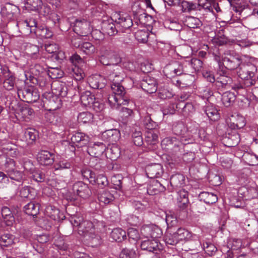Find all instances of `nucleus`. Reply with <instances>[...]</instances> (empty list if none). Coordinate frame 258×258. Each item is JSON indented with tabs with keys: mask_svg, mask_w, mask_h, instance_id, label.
<instances>
[{
	"mask_svg": "<svg viewBox=\"0 0 258 258\" xmlns=\"http://www.w3.org/2000/svg\"><path fill=\"white\" fill-rule=\"evenodd\" d=\"M71 222L74 227H78V233L91 241L94 246L100 243L99 233L104 230L105 226L103 222L84 221L82 217L74 216L72 218Z\"/></svg>",
	"mask_w": 258,
	"mask_h": 258,
	"instance_id": "nucleus-1",
	"label": "nucleus"
},
{
	"mask_svg": "<svg viewBox=\"0 0 258 258\" xmlns=\"http://www.w3.org/2000/svg\"><path fill=\"white\" fill-rule=\"evenodd\" d=\"M124 76V74L120 72H113L108 76V80L112 83V94L108 95L107 100L113 109H119L121 105H127L129 102V99L125 96L124 88L120 84Z\"/></svg>",
	"mask_w": 258,
	"mask_h": 258,
	"instance_id": "nucleus-2",
	"label": "nucleus"
},
{
	"mask_svg": "<svg viewBox=\"0 0 258 258\" xmlns=\"http://www.w3.org/2000/svg\"><path fill=\"white\" fill-rule=\"evenodd\" d=\"M74 197H71L70 200L74 202L76 205H79L82 202L81 199L85 200L91 195V191L87 184L82 181L75 183L73 186Z\"/></svg>",
	"mask_w": 258,
	"mask_h": 258,
	"instance_id": "nucleus-3",
	"label": "nucleus"
},
{
	"mask_svg": "<svg viewBox=\"0 0 258 258\" xmlns=\"http://www.w3.org/2000/svg\"><path fill=\"white\" fill-rule=\"evenodd\" d=\"M220 62H219V70L218 73L220 76L217 77V84L219 87L228 88L231 87L233 89L236 90L238 94H242L245 89L240 85H235L232 83V79L226 75V71L224 67H221Z\"/></svg>",
	"mask_w": 258,
	"mask_h": 258,
	"instance_id": "nucleus-4",
	"label": "nucleus"
},
{
	"mask_svg": "<svg viewBox=\"0 0 258 258\" xmlns=\"http://www.w3.org/2000/svg\"><path fill=\"white\" fill-rule=\"evenodd\" d=\"M74 31L80 36H87L91 33L92 36L95 39L99 40L102 38V34L100 31L95 30L91 32L90 23L85 19L76 20Z\"/></svg>",
	"mask_w": 258,
	"mask_h": 258,
	"instance_id": "nucleus-5",
	"label": "nucleus"
},
{
	"mask_svg": "<svg viewBox=\"0 0 258 258\" xmlns=\"http://www.w3.org/2000/svg\"><path fill=\"white\" fill-rule=\"evenodd\" d=\"M17 94L21 100L28 103L36 102L39 98L38 91L33 86L18 89Z\"/></svg>",
	"mask_w": 258,
	"mask_h": 258,
	"instance_id": "nucleus-6",
	"label": "nucleus"
},
{
	"mask_svg": "<svg viewBox=\"0 0 258 258\" xmlns=\"http://www.w3.org/2000/svg\"><path fill=\"white\" fill-rule=\"evenodd\" d=\"M256 70L254 64L249 63L242 65L237 73L242 80H247L248 81L247 84L252 85V78L254 77Z\"/></svg>",
	"mask_w": 258,
	"mask_h": 258,
	"instance_id": "nucleus-7",
	"label": "nucleus"
},
{
	"mask_svg": "<svg viewBox=\"0 0 258 258\" xmlns=\"http://www.w3.org/2000/svg\"><path fill=\"white\" fill-rule=\"evenodd\" d=\"M183 64L178 61H172L166 66L164 72L168 77H174L180 75L186 72Z\"/></svg>",
	"mask_w": 258,
	"mask_h": 258,
	"instance_id": "nucleus-8",
	"label": "nucleus"
},
{
	"mask_svg": "<svg viewBox=\"0 0 258 258\" xmlns=\"http://www.w3.org/2000/svg\"><path fill=\"white\" fill-rule=\"evenodd\" d=\"M72 144L69 146V150L73 152H75V146L80 148L89 144V137L85 134L77 132L74 134L71 138Z\"/></svg>",
	"mask_w": 258,
	"mask_h": 258,
	"instance_id": "nucleus-9",
	"label": "nucleus"
},
{
	"mask_svg": "<svg viewBox=\"0 0 258 258\" xmlns=\"http://www.w3.org/2000/svg\"><path fill=\"white\" fill-rule=\"evenodd\" d=\"M244 245L242 244L241 239L238 238H229L226 246L222 248L223 252H226L228 256L232 257V254L237 252Z\"/></svg>",
	"mask_w": 258,
	"mask_h": 258,
	"instance_id": "nucleus-10",
	"label": "nucleus"
},
{
	"mask_svg": "<svg viewBox=\"0 0 258 258\" xmlns=\"http://www.w3.org/2000/svg\"><path fill=\"white\" fill-rule=\"evenodd\" d=\"M140 246L142 250L155 253H157L158 251L163 249V245L159 241L158 239L148 238L142 240Z\"/></svg>",
	"mask_w": 258,
	"mask_h": 258,
	"instance_id": "nucleus-11",
	"label": "nucleus"
},
{
	"mask_svg": "<svg viewBox=\"0 0 258 258\" xmlns=\"http://www.w3.org/2000/svg\"><path fill=\"white\" fill-rule=\"evenodd\" d=\"M222 63L224 66V69L232 70L237 69L241 63L240 57L237 55H232L231 54L225 53L222 56Z\"/></svg>",
	"mask_w": 258,
	"mask_h": 258,
	"instance_id": "nucleus-12",
	"label": "nucleus"
},
{
	"mask_svg": "<svg viewBox=\"0 0 258 258\" xmlns=\"http://www.w3.org/2000/svg\"><path fill=\"white\" fill-rule=\"evenodd\" d=\"M100 61L103 65H115L121 61V59L115 52L106 50L100 56Z\"/></svg>",
	"mask_w": 258,
	"mask_h": 258,
	"instance_id": "nucleus-13",
	"label": "nucleus"
},
{
	"mask_svg": "<svg viewBox=\"0 0 258 258\" xmlns=\"http://www.w3.org/2000/svg\"><path fill=\"white\" fill-rule=\"evenodd\" d=\"M105 150L106 146L103 143H90L87 149V152L90 156L98 158Z\"/></svg>",
	"mask_w": 258,
	"mask_h": 258,
	"instance_id": "nucleus-14",
	"label": "nucleus"
},
{
	"mask_svg": "<svg viewBox=\"0 0 258 258\" xmlns=\"http://www.w3.org/2000/svg\"><path fill=\"white\" fill-rule=\"evenodd\" d=\"M54 155L48 151L42 150L37 155V160L43 166L51 165L54 162Z\"/></svg>",
	"mask_w": 258,
	"mask_h": 258,
	"instance_id": "nucleus-15",
	"label": "nucleus"
},
{
	"mask_svg": "<svg viewBox=\"0 0 258 258\" xmlns=\"http://www.w3.org/2000/svg\"><path fill=\"white\" fill-rule=\"evenodd\" d=\"M141 86L143 90L149 93H153L157 90L156 80L149 76H146L142 80Z\"/></svg>",
	"mask_w": 258,
	"mask_h": 258,
	"instance_id": "nucleus-16",
	"label": "nucleus"
},
{
	"mask_svg": "<svg viewBox=\"0 0 258 258\" xmlns=\"http://www.w3.org/2000/svg\"><path fill=\"white\" fill-rule=\"evenodd\" d=\"M88 82L92 88L101 90L105 87L106 80L103 76L96 74L89 77Z\"/></svg>",
	"mask_w": 258,
	"mask_h": 258,
	"instance_id": "nucleus-17",
	"label": "nucleus"
},
{
	"mask_svg": "<svg viewBox=\"0 0 258 258\" xmlns=\"http://www.w3.org/2000/svg\"><path fill=\"white\" fill-rule=\"evenodd\" d=\"M103 96H101V93L97 94L96 98L94 97L90 91H86L81 94L80 100L82 104L85 106L89 107L93 101L97 99H100Z\"/></svg>",
	"mask_w": 258,
	"mask_h": 258,
	"instance_id": "nucleus-18",
	"label": "nucleus"
},
{
	"mask_svg": "<svg viewBox=\"0 0 258 258\" xmlns=\"http://www.w3.org/2000/svg\"><path fill=\"white\" fill-rule=\"evenodd\" d=\"M120 137V133L117 129H111L104 132L102 135L103 140L106 142L113 144L118 141Z\"/></svg>",
	"mask_w": 258,
	"mask_h": 258,
	"instance_id": "nucleus-19",
	"label": "nucleus"
},
{
	"mask_svg": "<svg viewBox=\"0 0 258 258\" xmlns=\"http://www.w3.org/2000/svg\"><path fill=\"white\" fill-rule=\"evenodd\" d=\"M179 139H177L175 137H167L162 140L161 142V146L165 148L166 146H179L180 143L183 144H187V139L184 137H182Z\"/></svg>",
	"mask_w": 258,
	"mask_h": 258,
	"instance_id": "nucleus-20",
	"label": "nucleus"
},
{
	"mask_svg": "<svg viewBox=\"0 0 258 258\" xmlns=\"http://www.w3.org/2000/svg\"><path fill=\"white\" fill-rule=\"evenodd\" d=\"M147 175L150 178H158L163 173L162 166L160 164H155L147 167Z\"/></svg>",
	"mask_w": 258,
	"mask_h": 258,
	"instance_id": "nucleus-21",
	"label": "nucleus"
},
{
	"mask_svg": "<svg viewBox=\"0 0 258 258\" xmlns=\"http://www.w3.org/2000/svg\"><path fill=\"white\" fill-rule=\"evenodd\" d=\"M177 205L182 210H185L189 203L188 192L184 189H181L177 192Z\"/></svg>",
	"mask_w": 258,
	"mask_h": 258,
	"instance_id": "nucleus-22",
	"label": "nucleus"
},
{
	"mask_svg": "<svg viewBox=\"0 0 258 258\" xmlns=\"http://www.w3.org/2000/svg\"><path fill=\"white\" fill-rule=\"evenodd\" d=\"M174 237L177 239L179 242V241H189L197 236L192 235L190 231L185 228H180L174 233Z\"/></svg>",
	"mask_w": 258,
	"mask_h": 258,
	"instance_id": "nucleus-23",
	"label": "nucleus"
},
{
	"mask_svg": "<svg viewBox=\"0 0 258 258\" xmlns=\"http://www.w3.org/2000/svg\"><path fill=\"white\" fill-rule=\"evenodd\" d=\"M230 120V122L228 123V125L232 130L242 128L245 125V119L242 116L232 115Z\"/></svg>",
	"mask_w": 258,
	"mask_h": 258,
	"instance_id": "nucleus-24",
	"label": "nucleus"
},
{
	"mask_svg": "<svg viewBox=\"0 0 258 258\" xmlns=\"http://www.w3.org/2000/svg\"><path fill=\"white\" fill-rule=\"evenodd\" d=\"M5 79L3 82L4 87L8 90H12L16 84L14 76L10 71L4 74Z\"/></svg>",
	"mask_w": 258,
	"mask_h": 258,
	"instance_id": "nucleus-25",
	"label": "nucleus"
},
{
	"mask_svg": "<svg viewBox=\"0 0 258 258\" xmlns=\"http://www.w3.org/2000/svg\"><path fill=\"white\" fill-rule=\"evenodd\" d=\"M224 142H225L226 146L235 147L240 142V136L238 133L234 131L225 138Z\"/></svg>",
	"mask_w": 258,
	"mask_h": 258,
	"instance_id": "nucleus-26",
	"label": "nucleus"
},
{
	"mask_svg": "<svg viewBox=\"0 0 258 258\" xmlns=\"http://www.w3.org/2000/svg\"><path fill=\"white\" fill-rule=\"evenodd\" d=\"M199 198L200 201L209 205L214 204L218 201V197L216 195L206 191L201 192L199 194Z\"/></svg>",
	"mask_w": 258,
	"mask_h": 258,
	"instance_id": "nucleus-27",
	"label": "nucleus"
},
{
	"mask_svg": "<svg viewBox=\"0 0 258 258\" xmlns=\"http://www.w3.org/2000/svg\"><path fill=\"white\" fill-rule=\"evenodd\" d=\"M102 29L104 33L109 36H113L117 33L115 24L112 22V20L104 21L102 23Z\"/></svg>",
	"mask_w": 258,
	"mask_h": 258,
	"instance_id": "nucleus-28",
	"label": "nucleus"
},
{
	"mask_svg": "<svg viewBox=\"0 0 258 258\" xmlns=\"http://www.w3.org/2000/svg\"><path fill=\"white\" fill-rule=\"evenodd\" d=\"M204 111L208 118L212 121H216L220 118L218 110L213 105H207L205 107Z\"/></svg>",
	"mask_w": 258,
	"mask_h": 258,
	"instance_id": "nucleus-29",
	"label": "nucleus"
},
{
	"mask_svg": "<svg viewBox=\"0 0 258 258\" xmlns=\"http://www.w3.org/2000/svg\"><path fill=\"white\" fill-rule=\"evenodd\" d=\"M2 215L4 219V222L8 226L11 225L14 222L15 218L10 210V209L4 207L2 209Z\"/></svg>",
	"mask_w": 258,
	"mask_h": 258,
	"instance_id": "nucleus-30",
	"label": "nucleus"
},
{
	"mask_svg": "<svg viewBox=\"0 0 258 258\" xmlns=\"http://www.w3.org/2000/svg\"><path fill=\"white\" fill-rule=\"evenodd\" d=\"M180 5L183 12H190L192 11L200 10L201 7L200 4L186 1H182Z\"/></svg>",
	"mask_w": 258,
	"mask_h": 258,
	"instance_id": "nucleus-31",
	"label": "nucleus"
},
{
	"mask_svg": "<svg viewBox=\"0 0 258 258\" xmlns=\"http://www.w3.org/2000/svg\"><path fill=\"white\" fill-rule=\"evenodd\" d=\"M42 6L41 0H27L24 7L29 11H38Z\"/></svg>",
	"mask_w": 258,
	"mask_h": 258,
	"instance_id": "nucleus-32",
	"label": "nucleus"
},
{
	"mask_svg": "<svg viewBox=\"0 0 258 258\" xmlns=\"http://www.w3.org/2000/svg\"><path fill=\"white\" fill-rule=\"evenodd\" d=\"M184 24L190 28H198L202 25V23L201 20L196 17L192 16L186 17L185 21Z\"/></svg>",
	"mask_w": 258,
	"mask_h": 258,
	"instance_id": "nucleus-33",
	"label": "nucleus"
},
{
	"mask_svg": "<svg viewBox=\"0 0 258 258\" xmlns=\"http://www.w3.org/2000/svg\"><path fill=\"white\" fill-rule=\"evenodd\" d=\"M7 175L9 177L10 182H11L12 183H13L14 181L21 183L23 180V172L16 169L7 173Z\"/></svg>",
	"mask_w": 258,
	"mask_h": 258,
	"instance_id": "nucleus-34",
	"label": "nucleus"
},
{
	"mask_svg": "<svg viewBox=\"0 0 258 258\" xmlns=\"http://www.w3.org/2000/svg\"><path fill=\"white\" fill-rule=\"evenodd\" d=\"M26 54L32 58L37 59L39 57V49L38 46L31 44H27L26 46Z\"/></svg>",
	"mask_w": 258,
	"mask_h": 258,
	"instance_id": "nucleus-35",
	"label": "nucleus"
},
{
	"mask_svg": "<svg viewBox=\"0 0 258 258\" xmlns=\"http://www.w3.org/2000/svg\"><path fill=\"white\" fill-rule=\"evenodd\" d=\"M110 236L114 241L120 242L126 237V232L121 228H114L112 230Z\"/></svg>",
	"mask_w": 258,
	"mask_h": 258,
	"instance_id": "nucleus-36",
	"label": "nucleus"
},
{
	"mask_svg": "<svg viewBox=\"0 0 258 258\" xmlns=\"http://www.w3.org/2000/svg\"><path fill=\"white\" fill-rule=\"evenodd\" d=\"M235 100V95L231 92H225L222 95L221 100L224 105L226 107L230 106Z\"/></svg>",
	"mask_w": 258,
	"mask_h": 258,
	"instance_id": "nucleus-37",
	"label": "nucleus"
},
{
	"mask_svg": "<svg viewBox=\"0 0 258 258\" xmlns=\"http://www.w3.org/2000/svg\"><path fill=\"white\" fill-rule=\"evenodd\" d=\"M39 205L38 204H35L33 202H30L24 207V211L28 215L35 216L39 212Z\"/></svg>",
	"mask_w": 258,
	"mask_h": 258,
	"instance_id": "nucleus-38",
	"label": "nucleus"
},
{
	"mask_svg": "<svg viewBox=\"0 0 258 258\" xmlns=\"http://www.w3.org/2000/svg\"><path fill=\"white\" fill-rule=\"evenodd\" d=\"M72 166V163L67 159L62 158L55 163L53 168L54 170H62L70 169Z\"/></svg>",
	"mask_w": 258,
	"mask_h": 258,
	"instance_id": "nucleus-39",
	"label": "nucleus"
},
{
	"mask_svg": "<svg viewBox=\"0 0 258 258\" xmlns=\"http://www.w3.org/2000/svg\"><path fill=\"white\" fill-rule=\"evenodd\" d=\"M81 67V66H72L71 68V74L73 78L77 81L81 80L85 76V74Z\"/></svg>",
	"mask_w": 258,
	"mask_h": 258,
	"instance_id": "nucleus-40",
	"label": "nucleus"
},
{
	"mask_svg": "<svg viewBox=\"0 0 258 258\" xmlns=\"http://www.w3.org/2000/svg\"><path fill=\"white\" fill-rule=\"evenodd\" d=\"M38 136V132L34 128H28L24 132L25 138L28 143L34 142Z\"/></svg>",
	"mask_w": 258,
	"mask_h": 258,
	"instance_id": "nucleus-41",
	"label": "nucleus"
},
{
	"mask_svg": "<svg viewBox=\"0 0 258 258\" xmlns=\"http://www.w3.org/2000/svg\"><path fill=\"white\" fill-rule=\"evenodd\" d=\"M243 158L246 163L249 165L254 166L258 164V157L253 153H244Z\"/></svg>",
	"mask_w": 258,
	"mask_h": 258,
	"instance_id": "nucleus-42",
	"label": "nucleus"
},
{
	"mask_svg": "<svg viewBox=\"0 0 258 258\" xmlns=\"http://www.w3.org/2000/svg\"><path fill=\"white\" fill-rule=\"evenodd\" d=\"M14 243V236L10 234H5L0 237V246L7 247Z\"/></svg>",
	"mask_w": 258,
	"mask_h": 258,
	"instance_id": "nucleus-43",
	"label": "nucleus"
},
{
	"mask_svg": "<svg viewBox=\"0 0 258 258\" xmlns=\"http://www.w3.org/2000/svg\"><path fill=\"white\" fill-rule=\"evenodd\" d=\"M113 199V196L108 191L103 190L98 196L99 201L105 204H109Z\"/></svg>",
	"mask_w": 258,
	"mask_h": 258,
	"instance_id": "nucleus-44",
	"label": "nucleus"
},
{
	"mask_svg": "<svg viewBox=\"0 0 258 258\" xmlns=\"http://www.w3.org/2000/svg\"><path fill=\"white\" fill-rule=\"evenodd\" d=\"M80 50L87 55H91L96 51V49L91 43L84 41Z\"/></svg>",
	"mask_w": 258,
	"mask_h": 258,
	"instance_id": "nucleus-45",
	"label": "nucleus"
},
{
	"mask_svg": "<svg viewBox=\"0 0 258 258\" xmlns=\"http://www.w3.org/2000/svg\"><path fill=\"white\" fill-rule=\"evenodd\" d=\"M93 118V114L89 112H81L78 116V121L83 123L91 122Z\"/></svg>",
	"mask_w": 258,
	"mask_h": 258,
	"instance_id": "nucleus-46",
	"label": "nucleus"
},
{
	"mask_svg": "<svg viewBox=\"0 0 258 258\" xmlns=\"http://www.w3.org/2000/svg\"><path fill=\"white\" fill-rule=\"evenodd\" d=\"M82 174L84 178L88 180L92 184H95L96 175L90 169H84L82 171Z\"/></svg>",
	"mask_w": 258,
	"mask_h": 258,
	"instance_id": "nucleus-47",
	"label": "nucleus"
},
{
	"mask_svg": "<svg viewBox=\"0 0 258 258\" xmlns=\"http://www.w3.org/2000/svg\"><path fill=\"white\" fill-rule=\"evenodd\" d=\"M187 63L189 65L195 72L199 71L203 66V62L200 59L196 58H192L189 62H187V61H185L184 64H187Z\"/></svg>",
	"mask_w": 258,
	"mask_h": 258,
	"instance_id": "nucleus-48",
	"label": "nucleus"
},
{
	"mask_svg": "<svg viewBox=\"0 0 258 258\" xmlns=\"http://www.w3.org/2000/svg\"><path fill=\"white\" fill-rule=\"evenodd\" d=\"M135 37L139 42L146 43L149 37V33L145 30H138L135 33Z\"/></svg>",
	"mask_w": 258,
	"mask_h": 258,
	"instance_id": "nucleus-49",
	"label": "nucleus"
},
{
	"mask_svg": "<svg viewBox=\"0 0 258 258\" xmlns=\"http://www.w3.org/2000/svg\"><path fill=\"white\" fill-rule=\"evenodd\" d=\"M15 165L16 164L14 159L10 158H6L5 162L3 165V168L7 173H8L16 169Z\"/></svg>",
	"mask_w": 258,
	"mask_h": 258,
	"instance_id": "nucleus-50",
	"label": "nucleus"
},
{
	"mask_svg": "<svg viewBox=\"0 0 258 258\" xmlns=\"http://www.w3.org/2000/svg\"><path fill=\"white\" fill-rule=\"evenodd\" d=\"M119 258H137V254L134 249L126 248L121 251Z\"/></svg>",
	"mask_w": 258,
	"mask_h": 258,
	"instance_id": "nucleus-51",
	"label": "nucleus"
},
{
	"mask_svg": "<svg viewBox=\"0 0 258 258\" xmlns=\"http://www.w3.org/2000/svg\"><path fill=\"white\" fill-rule=\"evenodd\" d=\"M172 130L173 133L179 137V139L182 137L183 133L185 132V128L184 124L182 122H178L174 124L173 126Z\"/></svg>",
	"mask_w": 258,
	"mask_h": 258,
	"instance_id": "nucleus-52",
	"label": "nucleus"
},
{
	"mask_svg": "<svg viewBox=\"0 0 258 258\" xmlns=\"http://www.w3.org/2000/svg\"><path fill=\"white\" fill-rule=\"evenodd\" d=\"M203 249L209 255H213L217 250L216 247L210 242H205L203 244Z\"/></svg>",
	"mask_w": 258,
	"mask_h": 258,
	"instance_id": "nucleus-53",
	"label": "nucleus"
},
{
	"mask_svg": "<svg viewBox=\"0 0 258 258\" xmlns=\"http://www.w3.org/2000/svg\"><path fill=\"white\" fill-rule=\"evenodd\" d=\"M133 142L137 146H141L143 143L141 132L136 131L132 135Z\"/></svg>",
	"mask_w": 258,
	"mask_h": 258,
	"instance_id": "nucleus-54",
	"label": "nucleus"
},
{
	"mask_svg": "<svg viewBox=\"0 0 258 258\" xmlns=\"http://www.w3.org/2000/svg\"><path fill=\"white\" fill-rule=\"evenodd\" d=\"M152 225H147L143 226L141 229V236L145 239L150 237L152 232Z\"/></svg>",
	"mask_w": 258,
	"mask_h": 258,
	"instance_id": "nucleus-55",
	"label": "nucleus"
},
{
	"mask_svg": "<svg viewBox=\"0 0 258 258\" xmlns=\"http://www.w3.org/2000/svg\"><path fill=\"white\" fill-rule=\"evenodd\" d=\"M162 234L161 229L157 226L152 225V232L151 233L150 238L152 239H158Z\"/></svg>",
	"mask_w": 258,
	"mask_h": 258,
	"instance_id": "nucleus-56",
	"label": "nucleus"
},
{
	"mask_svg": "<svg viewBox=\"0 0 258 258\" xmlns=\"http://www.w3.org/2000/svg\"><path fill=\"white\" fill-rule=\"evenodd\" d=\"M176 106L174 103H170L163 107L162 111L164 115L173 114L175 112Z\"/></svg>",
	"mask_w": 258,
	"mask_h": 258,
	"instance_id": "nucleus-57",
	"label": "nucleus"
},
{
	"mask_svg": "<svg viewBox=\"0 0 258 258\" xmlns=\"http://www.w3.org/2000/svg\"><path fill=\"white\" fill-rule=\"evenodd\" d=\"M128 236L129 238L132 239L135 241L141 238V234H139L138 231L134 228H130L128 229Z\"/></svg>",
	"mask_w": 258,
	"mask_h": 258,
	"instance_id": "nucleus-58",
	"label": "nucleus"
},
{
	"mask_svg": "<svg viewBox=\"0 0 258 258\" xmlns=\"http://www.w3.org/2000/svg\"><path fill=\"white\" fill-rule=\"evenodd\" d=\"M144 123L145 126V127L148 130H153L157 126V124L155 122H154L153 120H152L151 118V117L149 116H147L145 117Z\"/></svg>",
	"mask_w": 258,
	"mask_h": 258,
	"instance_id": "nucleus-59",
	"label": "nucleus"
},
{
	"mask_svg": "<svg viewBox=\"0 0 258 258\" xmlns=\"http://www.w3.org/2000/svg\"><path fill=\"white\" fill-rule=\"evenodd\" d=\"M89 107L92 108L96 112H101L104 109V105L99 101L94 100L93 103L91 104Z\"/></svg>",
	"mask_w": 258,
	"mask_h": 258,
	"instance_id": "nucleus-60",
	"label": "nucleus"
},
{
	"mask_svg": "<svg viewBox=\"0 0 258 258\" xmlns=\"http://www.w3.org/2000/svg\"><path fill=\"white\" fill-rule=\"evenodd\" d=\"M70 60L72 62L73 66H83L84 64V61L82 58L77 54H73L70 58Z\"/></svg>",
	"mask_w": 258,
	"mask_h": 258,
	"instance_id": "nucleus-61",
	"label": "nucleus"
},
{
	"mask_svg": "<svg viewBox=\"0 0 258 258\" xmlns=\"http://www.w3.org/2000/svg\"><path fill=\"white\" fill-rule=\"evenodd\" d=\"M48 75L52 79L60 78L62 76V72L57 68H51L48 71Z\"/></svg>",
	"mask_w": 258,
	"mask_h": 258,
	"instance_id": "nucleus-62",
	"label": "nucleus"
},
{
	"mask_svg": "<svg viewBox=\"0 0 258 258\" xmlns=\"http://www.w3.org/2000/svg\"><path fill=\"white\" fill-rule=\"evenodd\" d=\"M222 166L226 169H230L233 164V161L231 158L227 157H222L220 158Z\"/></svg>",
	"mask_w": 258,
	"mask_h": 258,
	"instance_id": "nucleus-63",
	"label": "nucleus"
},
{
	"mask_svg": "<svg viewBox=\"0 0 258 258\" xmlns=\"http://www.w3.org/2000/svg\"><path fill=\"white\" fill-rule=\"evenodd\" d=\"M165 242L167 245H175L178 242L177 239L174 237L173 234H167L164 239Z\"/></svg>",
	"mask_w": 258,
	"mask_h": 258,
	"instance_id": "nucleus-64",
	"label": "nucleus"
}]
</instances>
